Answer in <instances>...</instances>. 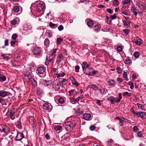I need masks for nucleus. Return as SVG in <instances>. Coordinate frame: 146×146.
I'll use <instances>...</instances> for the list:
<instances>
[{
	"label": "nucleus",
	"mask_w": 146,
	"mask_h": 146,
	"mask_svg": "<svg viewBox=\"0 0 146 146\" xmlns=\"http://www.w3.org/2000/svg\"><path fill=\"white\" fill-rule=\"evenodd\" d=\"M32 28V27L30 24H25L24 26L23 29L25 31H27L29 30H31Z\"/></svg>",
	"instance_id": "2eb2a0df"
},
{
	"label": "nucleus",
	"mask_w": 146,
	"mask_h": 146,
	"mask_svg": "<svg viewBox=\"0 0 146 146\" xmlns=\"http://www.w3.org/2000/svg\"><path fill=\"white\" fill-rule=\"evenodd\" d=\"M65 75L64 72H62L61 73L57 74L56 75V77L59 78L60 77H62L64 76Z\"/></svg>",
	"instance_id": "a878e982"
},
{
	"label": "nucleus",
	"mask_w": 146,
	"mask_h": 146,
	"mask_svg": "<svg viewBox=\"0 0 146 146\" xmlns=\"http://www.w3.org/2000/svg\"><path fill=\"white\" fill-rule=\"evenodd\" d=\"M40 81L42 83V85L45 87L50 86L52 83L51 80H47L44 79L41 80Z\"/></svg>",
	"instance_id": "0eeeda50"
},
{
	"label": "nucleus",
	"mask_w": 146,
	"mask_h": 146,
	"mask_svg": "<svg viewBox=\"0 0 146 146\" xmlns=\"http://www.w3.org/2000/svg\"><path fill=\"white\" fill-rule=\"evenodd\" d=\"M91 117V115L89 113H85L83 115V118L86 120H89Z\"/></svg>",
	"instance_id": "6ab92c4d"
},
{
	"label": "nucleus",
	"mask_w": 146,
	"mask_h": 146,
	"mask_svg": "<svg viewBox=\"0 0 146 146\" xmlns=\"http://www.w3.org/2000/svg\"><path fill=\"white\" fill-rule=\"evenodd\" d=\"M138 129L137 126H135L133 127V131L135 132H137Z\"/></svg>",
	"instance_id": "bf43d9fd"
},
{
	"label": "nucleus",
	"mask_w": 146,
	"mask_h": 146,
	"mask_svg": "<svg viewBox=\"0 0 146 146\" xmlns=\"http://www.w3.org/2000/svg\"><path fill=\"white\" fill-rule=\"evenodd\" d=\"M87 22V24L88 26L90 27H92L94 25L93 21L90 19H87L86 20Z\"/></svg>",
	"instance_id": "f3484780"
},
{
	"label": "nucleus",
	"mask_w": 146,
	"mask_h": 146,
	"mask_svg": "<svg viewBox=\"0 0 146 146\" xmlns=\"http://www.w3.org/2000/svg\"><path fill=\"white\" fill-rule=\"evenodd\" d=\"M49 106L48 104L45 103L43 105V108L45 110H47L49 108Z\"/></svg>",
	"instance_id": "7c9ffc66"
},
{
	"label": "nucleus",
	"mask_w": 146,
	"mask_h": 146,
	"mask_svg": "<svg viewBox=\"0 0 146 146\" xmlns=\"http://www.w3.org/2000/svg\"><path fill=\"white\" fill-rule=\"evenodd\" d=\"M57 49L56 48L53 49V50H51L50 52V55L51 56L53 55L57 51Z\"/></svg>",
	"instance_id": "2f4dec72"
},
{
	"label": "nucleus",
	"mask_w": 146,
	"mask_h": 146,
	"mask_svg": "<svg viewBox=\"0 0 146 146\" xmlns=\"http://www.w3.org/2000/svg\"><path fill=\"white\" fill-rule=\"evenodd\" d=\"M132 42L133 43L136 44V45L140 46L142 44V41L139 38L137 37L136 40H133Z\"/></svg>",
	"instance_id": "1a4fd4ad"
},
{
	"label": "nucleus",
	"mask_w": 146,
	"mask_h": 146,
	"mask_svg": "<svg viewBox=\"0 0 146 146\" xmlns=\"http://www.w3.org/2000/svg\"><path fill=\"white\" fill-rule=\"evenodd\" d=\"M121 100L119 99H117V98H115V99L114 100V103H119L120 102V101Z\"/></svg>",
	"instance_id": "0e129e2a"
},
{
	"label": "nucleus",
	"mask_w": 146,
	"mask_h": 146,
	"mask_svg": "<svg viewBox=\"0 0 146 146\" xmlns=\"http://www.w3.org/2000/svg\"><path fill=\"white\" fill-rule=\"evenodd\" d=\"M64 27L62 25H60L58 27V29L59 31H61L63 30Z\"/></svg>",
	"instance_id": "4d7b16f0"
},
{
	"label": "nucleus",
	"mask_w": 146,
	"mask_h": 146,
	"mask_svg": "<svg viewBox=\"0 0 146 146\" xmlns=\"http://www.w3.org/2000/svg\"><path fill=\"white\" fill-rule=\"evenodd\" d=\"M4 45L5 46H7L8 45V40L7 39L5 40V41Z\"/></svg>",
	"instance_id": "69168bd1"
},
{
	"label": "nucleus",
	"mask_w": 146,
	"mask_h": 146,
	"mask_svg": "<svg viewBox=\"0 0 146 146\" xmlns=\"http://www.w3.org/2000/svg\"><path fill=\"white\" fill-rule=\"evenodd\" d=\"M134 115H137L138 117L143 118L144 119H146V113L144 112H135L134 111H132Z\"/></svg>",
	"instance_id": "7ed1b4c3"
},
{
	"label": "nucleus",
	"mask_w": 146,
	"mask_h": 146,
	"mask_svg": "<svg viewBox=\"0 0 146 146\" xmlns=\"http://www.w3.org/2000/svg\"><path fill=\"white\" fill-rule=\"evenodd\" d=\"M6 77L2 74H0V82H3L6 80Z\"/></svg>",
	"instance_id": "aec40b11"
},
{
	"label": "nucleus",
	"mask_w": 146,
	"mask_h": 146,
	"mask_svg": "<svg viewBox=\"0 0 146 146\" xmlns=\"http://www.w3.org/2000/svg\"><path fill=\"white\" fill-rule=\"evenodd\" d=\"M63 39L62 38H57V44H60L61 43V42L62 41Z\"/></svg>",
	"instance_id": "c9c22d12"
},
{
	"label": "nucleus",
	"mask_w": 146,
	"mask_h": 146,
	"mask_svg": "<svg viewBox=\"0 0 146 146\" xmlns=\"http://www.w3.org/2000/svg\"><path fill=\"white\" fill-rule=\"evenodd\" d=\"M62 128V127L60 125H57L55 126L54 129L56 131L60 130Z\"/></svg>",
	"instance_id": "e433bc0d"
},
{
	"label": "nucleus",
	"mask_w": 146,
	"mask_h": 146,
	"mask_svg": "<svg viewBox=\"0 0 146 146\" xmlns=\"http://www.w3.org/2000/svg\"><path fill=\"white\" fill-rule=\"evenodd\" d=\"M98 71L97 70H94L91 73V76H93L95 74H97L98 73Z\"/></svg>",
	"instance_id": "052dcab7"
},
{
	"label": "nucleus",
	"mask_w": 146,
	"mask_h": 146,
	"mask_svg": "<svg viewBox=\"0 0 146 146\" xmlns=\"http://www.w3.org/2000/svg\"><path fill=\"white\" fill-rule=\"evenodd\" d=\"M82 68L83 70L85 72V70L86 68H89L90 64H88L86 62H84L82 64Z\"/></svg>",
	"instance_id": "9d476101"
},
{
	"label": "nucleus",
	"mask_w": 146,
	"mask_h": 146,
	"mask_svg": "<svg viewBox=\"0 0 146 146\" xmlns=\"http://www.w3.org/2000/svg\"><path fill=\"white\" fill-rule=\"evenodd\" d=\"M123 23L124 26H129L130 23V21L129 20L127 21L123 20Z\"/></svg>",
	"instance_id": "b1692460"
},
{
	"label": "nucleus",
	"mask_w": 146,
	"mask_h": 146,
	"mask_svg": "<svg viewBox=\"0 0 146 146\" xmlns=\"http://www.w3.org/2000/svg\"><path fill=\"white\" fill-rule=\"evenodd\" d=\"M106 11L110 14H112L113 13V11L111 9H106Z\"/></svg>",
	"instance_id": "6e6d98bb"
},
{
	"label": "nucleus",
	"mask_w": 146,
	"mask_h": 146,
	"mask_svg": "<svg viewBox=\"0 0 146 146\" xmlns=\"http://www.w3.org/2000/svg\"><path fill=\"white\" fill-rule=\"evenodd\" d=\"M114 83V81L113 80H110L108 81V83L109 85L110 86L113 85Z\"/></svg>",
	"instance_id": "79ce46f5"
},
{
	"label": "nucleus",
	"mask_w": 146,
	"mask_h": 146,
	"mask_svg": "<svg viewBox=\"0 0 146 146\" xmlns=\"http://www.w3.org/2000/svg\"><path fill=\"white\" fill-rule=\"evenodd\" d=\"M19 7L18 6H15L13 7V10L14 12H18L19 11Z\"/></svg>",
	"instance_id": "c85d7f7f"
},
{
	"label": "nucleus",
	"mask_w": 146,
	"mask_h": 146,
	"mask_svg": "<svg viewBox=\"0 0 146 146\" xmlns=\"http://www.w3.org/2000/svg\"><path fill=\"white\" fill-rule=\"evenodd\" d=\"M41 49L40 47L35 48L33 50L32 53L35 56H40L41 54Z\"/></svg>",
	"instance_id": "20e7f679"
},
{
	"label": "nucleus",
	"mask_w": 146,
	"mask_h": 146,
	"mask_svg": "<svg viewBox=\"0 0 146 146\" xmlns=\"http://www.w3.org/2000/svg\"><path fill=\"white\" fill-rule=\"evenodd\" d=\"M37 70L38 73L42 74H43L45 72V68L43 67H39L37 68Z\"/></svg>",
	"instance_id": "9b49d317"
},
{
	"label": "nucleus",
	"mask_w": 146,
	"mask_h": 146,
	"mask_svg": "<svg viewBox=\"0 0 146 146\" xmlns=\"http://www.w3.org/2000/svg\"><path fill=\"white\" fill-rule=\"evenodd\" d=\"M44 8V6L42 3L38 2L36 4V9L38 11L40 12L43 11Z\"/></svg>",
	"instance_id": "39448f33"
},
{
	"label": "nucleus",
	"mask_w": 146,
	"mask_h": 146,
	"mask_svg": "<svg viewBox=\"0 0 146 146\" xmlns=\"http://www.w3.org/2000/svg\"><path fill=\"white\" fill-rule=\"evenodd\" d=\"M63 127L66 130L70 132L73 129V125L71 121L66 122L63 124Z\"/></svg>",
	"instance_id": "f257e3e1"
},
{
	"label": "nucleus",
	"mask_w": 146,
	"mask_h": 146,
	"mask_svg": "<svg viewBox=\"0 0 146 146\" xmlns=\"http://www.w3.org/2000/svg\"><path fill=\"white\" fill-rule=\"evenodd\" d=\"M116 15L115 14H114L111 17V18L112 20L115 19L116 18Z\"/></svg>",
	"instance_id": "680f3d73"
},
{
	"label": "nucleus",
	"mask_w": 146,
	"mask_h": 146,
	"mask_svg": "<svg viewBox=\"0 0 146 146\" xmlns=\"http://www.w3.org/2000/svg\"><path fill=\"white\" fill-rule=\"evenodd\" d=\"M64 59V56L61 54H59L58 56L56 61L58 63L60 62Z\"/></svg>",
	"instance_id": "dca6fc26"
},
{
	"label": "nucleus",
	"mask_w": 146,
	"mask_h": 146,
	"mask_svg": "<svg viewBox=\"0 0 146 146\" xmlns=\"http://www.w3.org/2000/svg\"><path fill=\"white\" fill-rule=\"evenodd\" d=\"M50 43L49 40L48 38H46L44 42V44L45 45H47Z\"/></svg>",
	"instance_id": "a19ab883"
},
{
	"label": "nucleus",
	"mask_w": 146,
	"mask_h": 146,
	"mask_svg": "<svg viewBox=\"0 0 146 146\" xmlns=\"http://www.w3.org/2000/svg\"><path fill=\"white\" fill-rule=\"evenodd\" d=\"M60 81L57 80H54L52 83L53 88L55 90H58L60 89Z\"/></svg>",
	"instance_id": "f03ea898"
},
{
	"label": "nucleus",
	"mask_w": 146,
	"mask_h": 146,
	"mask_svg": "<svg viewBox=\"0 0 146 146\" xmlns=\"http://www.w3.org/2000/svg\"><path fill=\"white\" fill-rule=\"evenodd\" d=\"M17 23L16 21L15 20H13L11 22V24L13 25H15Z\"/></svg>",
	"instance_id": "e2e57ef3"
},
{
	"label": "nucleus",
	"mask_w": 146,
	"mask_h": 146,
	"mask_svg": "<svg viewBox=\"0 0 146 146\" xmlns=\"http://www.w3.org/2000/svg\"><path fill=\"white\" fill-rule=\"evenodd\" d=\"M137 5L139 8L141 10H143L145 8V4L141 2H137Z\"/></svg>",
	"instance_id": "4468645a"
},
{
	"label": "nucleus",
	"mask_w": 146,
	"mask_h": 146,
	"mask_svg": "<svg viewBox=\"0 0 146 146\" xmlns=\"http://www.w3.org/2000/svg\"><path fill=\"white\" fill-rule=\"evenodd\" d=\"M80 68L78 66H76L75 67V71L76 72H79V70Z\"/></svg>",
	"instance_id": "5fc2aeb1"
},
{
	"label": "nucleus",
	"mask_w": 146,
	"mask_h": 146,
	"mask_svg": "<svg viewBox=\"0 0 146 146\" xmlns=\"http://www.w3.org/2000/svg\"><path fill=\"white\" fill-rule=\"evenodd\" d=\"M9 93L5 91L4 90L0 91V96L2 97H5L8 95Z\"/></svg>",
	"instance_id": "ddd939ff"
},
{
	"label": "nucleus",
	"mask_w": 146,
	"mask_h": 146,
	"mask_svg": "<svg viewBox=\"0 0 146 146\" xmlns=\"http://www.w3.org/2000/svg\"><path fill=\"white\" fill-rule=\"evenodd\" d=\"M137 106L138 107V108L141 109V110L143 111H145V109L144 108V106L141 104L139 103H137Z\"/></svg>",
	"instance_id": "5701e85b"
},
{
	"label": "nucleus",
	"mask_w": 146,
	"mask_h": 146,
	"mask_svg": "<svg viewBox=\"0 0 146 146\" xmlns=\"http://www.w3.org/2000/svg\"><path fill=\"white\" fill-rule=\"evenodd\" d=\"M117 50L119 52H121L122 50V46H119L117 48Z\"/></svg>",
	"instance_id": "37998d69"
},
{
	"label": "nucleus",
	"mask_w": 146,
	"mask_h": 146,
	"mask_svg": "<svg viewBox=\"0 0 146 146\" xmlns=\"http://www.w3.org/2000/svg\"><path fill=\"white\" fill-rule=\"evenodd\" d=\"M58 102L60 104H62L64 102L65 100L63 98L60 97L58 99Z\"/></svg>",
	"instance_id": "c756f323"
},
{
	"label": "nucleus",
	"mask_w": 146,
	"mask_h": 146,
	"mask_svg": "<svg viewBox=\"0 0 146 146\" xmlns=\"http://www.w3.org/2000/svg\"><path fill=\"white\" fill-rule=\"evenodd\" d=\"M131 94H130L127 92H126L123 93V96H130L131 95Z\"/></svg>",
	"instance_id": "a18cd8bd"
},
{
	"label": "nucleus",
	"mask_w": 146,
	"mask_h": 146,
	"mask_svg": "<svg viewBox=\"0 0 146 146\" xmlns=\"http://www.w3.org/2000/svg\"><path fill=\"white\" fill-rule=\"evenodd\" d=\"M115 99V98L112 96H111L108 98V100L110 101L111 102V103L113 104H114Z\"/></svg>",
	"instance_id": "393cba45"
},
{
	"label": "nucleus",
	"mask_w": 146,
	"mask_h": 146,
	"mask_svg": "<svg viewBox=\"0 0 146 146\" xmlns=\"http://www.w3.org/2000/svg\"><path fill=\"white\" fill-rule=\"evenodd\" d=\"M50 58V56L48 55L46 56V61L45 62V64L47 65H48L49 62V59Z\"/></svg>",
	"instance_id": "72a5a7b5"
},
{
	"label": "nucleus",
	"mask_w": 146,
	"mask_h": 146,
	"mask_svg": "<svg viewBox=\"0 0 146 146\" xmlns=\"http://www.w3.org/2000/svg\"><path fill=\"white\" fill-rule=\"evenodd\" d=\"M72 84L74 85H75L76 86H79V84L75 80L73 81L72 82Z\"/></svg>",
	"instance_id": "864d4df0"
},
{
	"label": "nucleus",
	"mask_w": 146,
	"mask_h": 146,
	"mask_svg": "<svg viewBox=\"0 0 146 146\" xmlns=\"http://www.w3.org/2000/svg\"><path fill=\"white\" fill-rule=\"evenodd\" d=\"M123 31L124 32L125 35H126L128 34L130 31L129 29H123Z\"/></svg>",
	"instance_id": "f704fd0d"
},
{
	"label": "nucleus",
	"mask_w": 146,
	"mask_h": 146,
	"mask_svg": "<svg viewBox=\"0 0 146 146\" xmlns=\"http://www.w3.org/2000/svg\"><path fill=\"white\" fill-rule=\"evenodd\" d=\"M17 127L19 129L21 128V123L20 121L17 122Z\"/></svg>",
	"instance_id": "de8ad7c7"
},
{
	"label": "nucleus",
	"mask_w": 146,
	"mask_h": 146,
	"mask_svg": "<svg viewBox=\"0 0 146 146\" xmlns=\"http://www.w3.org/2000/svg\"><path fill=\"white\" fill-rule=\"evenodd\" d=\"M128 84L130 86V88L131 89H133L134 87L133 84L131 82H129L128 83Z\"/></svg>",
	"instance_id": "c03bdc74"
},
{
	"label": "nucleus",
	"mask_w": 146,
	"mask_h": 146,
	"mask_svg": "<svg viewBox=\"0 0 146 146\" xmlns=\"http://www.w3.org/2000/svg\"><path fill=\"white\" fill-rule=\"evenodd\" d=\"M105 90L104 89H100V92L102 94H105Z\"/></svg>",
	"instance_id": "774afa93"
},
{
	"label": "nucleus",
	"mask_w": 146,
	"mask_h": 146,
	"mask_svg": "<svg viewBox=\"0 0 146 146\" xmlns=\"http://www.w3.org/2000/svg\"><path fill=\"white\" fill-rule=\"evenodd\" d=\"M83 98V96H80L78 97V98H76V101L77 102H78L79 101L80 99H82Z\"/></svg>",
	"instance_id": "338daca9"
},
{
	"label": "nucleus",
	"mask_w": 146,
	"mask_h": 146,
	"mask_svg": "<svg viewBox=\"0 0 146 146\" xmlns=\"http://www.w3.org/2000/svg\"><path fill=\"white\" fill-rule=\"evenodd\" d=\"M127 119L124 118H122L119 121V124L121 126H122L123 125V122Z\"/></svg>",
	"instance_id": "cd10ccee"
},
{
	"label": "nucleus",
	"mask_w": 146,
	"mask_h": 146,
	"mask_svg": "<svg viewBox=\"0 0 146 146\" xmlns=\"http://www.w3.org/2000/svg\"><path fill=\"white\" fill-rule=\"evenodd\" d=\"M70 102H71L72 104H75L76 103V102H77L76 101V100H74L72 98L70 99Z\"/></svg>",
	"instance_id": "13d9d810"
},
{
	"label": "nucleus",
	"mask_w": 146,
	"mask_h": 146,
	"mask_svg": "<svg viewBox=\"0 0 146 146\" xmlns=\"http://www.w3.org/2000/svg\"><path fill=\"white\" fill-rule=\"evenodd\" d=\"M114 142V141L111 139L106 142V145L108 146H110L113 144Z\"/></svg>",
	"instance_id": "4be33fe9"
},
{
	"label": "nucleus",
	"mask_w": 146,
	"mask_h": 146,
	"mask_svg": "<svg viewBox=\"0 0 146 146\" xmlns=\"http://www.w3.org/2000/svg\"><path fill=\"white\" fill-rule=\"evenodd\" d=\"M140 55L139 53L138 52H134L133 56L134 57L136 58H138Z\"/></svg>",
	"instance_id": "4c0bfd02"
},
{
	"label": "nucleus",
	"mask_w": 146,
	"mask_h": 146,
	"mask_svg": "<svg viewBox=\"0 0 146 146\" xmlns=\"http://www.w3.org/2000/svg\"><path fill=\"white\" fill-rule=\"evenodd\" d=\"M60 81H61L63 84H65L64 82L66 81V80L65 79L60 78Z\"/></svg>",
	"instance_id": "8fccbe9b"
},
{
	"label": "nucleus",
	"mask_w": 146,
	"mask_h": 146,
	"mask_svg": "<svg viewBox=\"0 0 146 146\" xmlns=\"http://www.w3.org/2000/svg\"><path fill=\"white\" fill-rule=\"evenodd\" d=\"M125 63L127 64H129L131 62V60L129 58H126L124 61Z\"/></svg>",
	"instance_id": "473e14b6"
},
{
	"label": "nucleus",
	"mask_w": 146,
	"mask_h": 146,
	"mask_svg": "<svg viewBox=\"0 0 146 146\" xmlns=\"http://www.w3.org/2000/svg\"><path fill=\"white\" fill-rule=\"evenodd\" d=\"M94 28H95L94 29L95 31L97 32H98L100 30L101 26L100 25H98L95 26L94 27Z\"/></svg>",
	"instance_id": "412c9836"
},
{
	"label": "nucleus",
	"mask_w": 146,
	"mask_h": 146,
	"mask_svg": "<svg viewBox=\"0 0 146 146\" xmlns=\"http://www.w3.org/2000/svg\"><path fill=\"white\" fill-rule=\"evenodd\" d=\"M34 117L32 116H31L30 117L29 121L30 123H35V121H34Z\"/></svg>",
	"instance_id": "ea45409f"
},
{
	"label": "nucleus",
	"mask_w": 146,
	"mask_h": 146,
	"mask_svg": "<svg viewBox=\"0 0 146 146\" xmlns=\"http://www.w3.org/2000/svg\"><path fill=\"white\" fill-rule=\"evenodd\" d=\"M130 1V0H124L122 1V3L123 4H127Z\"/></svg>",
	"instance_id": "3c124183"
},
{
	"label": "nucleus",
	"mask_w": 146,
	"mask_h": 146,
	"mask_svg": "<svg viewBox=\"0 0 146 146\" xmlns=\"http://www.w3.org/2000/svg\"><path fill=\"white\" fill-rule=\"evenodd\" d=\"M131 12L133 13V14L135 16H136L137 15V11H138L139 12L138 10L136 9L135 7L134 6H132L131 7Z\"/></svg>",
	"instance_id": "a211bd4d"
},
{
	"label": "nucleus",
	"mask_w": 146,
	"mask_h": 146,
	"mask_svg": "<svg viewBox=\"0 0 146 146\" xmlns=\"http://www.w3.org/2000/svg\"><path fill=\"white\" fill-rule=\"evenodd\" d=\"M89 87L94 90H96V88L98 89V87L97 86L94 84H92L89 85Z\"/></svg>",
	"instance_id": "bb28decb"
},
{
	"label": "nucleus",
	"mask_w": 146,
	"mask_h": 146,
	"mask_svg": "<svg viewBox=\"0 0 146 146\" xmlns=\"http://www.w3.org/2000/svg\"><path fill=\"white\" fill-rule=\"evenodd\" d=\"M123 77L125 78V80H128V79L127 77V72H124Z\"/></svg>",
	"instance_id": "58836bf2"
},
{
	"label": "nucleus",
	"mask_w": 146,
	"mask_h": 146,
	"mask_svg": "<svg viewBox=\"0 0 146 146\" xmlns=\"http://www.w3.org/2000/svg\"><path fill=\"white\" fill-rule=\"evenodd\" d=\"M10 130V129L7 126L4 125H0V131L4 132L7 133Z\"/></svg>",
	"instance_id": "423d86ee"
},
{
	"label": "nucleus",
	"mask_w": 146,
	"mask_h": 146,
	"mask_svg": "<svg viewBox=\"0 0 146 146\" xmlns=\"http://www.w3.org/2000/svg\"><path fill=\"white\" fill-rule=\"evenodd\" d=\"M116 70H117V72L119 74H120L122 72L121 68L119 67H117L116 68Z\"/></svg>",
	"instance_id": "09e8293b"
},
{
	"label": "nucleus",
	"mask_w": 146,
	"mask_h": 146,
	"mask_svg": "<svg viewBox=\"0 0 146 146\" xmlns=\"http://www.w3.org/2000/svg\"><path fill=\"white\" fill-rule=\"evenodd\" d=\"M17 36L16 34H13L12 36V39L15 40L17 37Z\"/></svg>",
	"instance_id": "603ef678"
},
{
	"label": "nucleus",
	"mask_w": 146,
	"mask_h": 146,
	"mask_svg": "<svg viewBox=\"0 0 146 146\" xmlns=\"http://www.w3.org/2000/svg\"><path fill=\"white\" fill-rule=\"evenodd\" d=\"M15 109H14L13 110H11L9 115L11 117V119L12 120H14L15 118Z\"/></svg>",
	"instance_id": "f8f14e48"
},
{
	"label": "nucleus",
	"mask_w": 146,
	"mask_h": 146,
	"mask_svg": "<svg viewBox=\"0 0 146 146\" xmlns=\"http://www.w3.org/2000/svg\"><path fill=\"white\" fill-rule=\"evenodd\" d=\"M113 5L115 7H116L118 5V0H114L113 1Z\"/></svg>",
	"instance_id": "49530a36"
},
{
	"label": "nucleus",
	"mask_w": 146,
	"mask_h": 146,
	"mask_svg": "<svg viewBox=\"0 0 146 146\" xmlns=\"http://www.w3.org/2000/svg\"><path fill=\"white\" fill-rule=\"evenodd\" d=\"M24 137L23 134L21 133L17 132L16 136L15 138V140L16 141L21 140Z\"/></svg>",
	"instance_id": "6e6552de"
}]
</instances>
